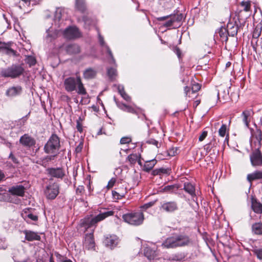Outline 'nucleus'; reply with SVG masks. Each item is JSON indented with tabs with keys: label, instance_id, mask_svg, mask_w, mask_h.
I'll return each instance as SVG.
<instances>
[{
	"label": "nucleus",
	"instance_id": "obj_33",
	"mask_svg": "<svg viewBox=\"0 0 262 262\" xmlns=\"http://www.w3.org/2000/svg\"><path fill=\"white\" fill-rule=\"evenodd\" d=\"M76 8L82 13L85 12L86 10L85 0H76Z\"/></svg>",
	"mask_w": 262,
	"mask_h": 262
},
{
	"label": "nucleus",
	"instance_id": "obj_41",
	"mask_svg": "<svg viewBox=\"0 0 262 262\" xmlns=\"http://www.w3.org/2000/svg\"><path fill=\"white\" fill-rule=\"evenodd\" d=\"M140 155L137 154H132L127 157V160L131 164H135L138 160V157Z\"/></svg>",
	"mask_w": 262,
	"mask_h": 262
},
{
	"label": "nucleus",
	"instance_id": "obj_39",
	"mask_svg": "<svg viewBox=\"0 0 262 262\" xmlns=\"http://www.w3.org/2000/svg\"><path fill=\"white\" fill-rule=\"evenodd\" d=\"M78 21L83 22L85 28L90 27L93 23L92 19L87 16H83L81 19H78Z\"/></svg>",
	"mask_w": 262,
	"mask_h": 262
},
{
	"label": "nucleus",
	"instance_id": "obj_35",
	"mask_svg": "<svg viewBox=\"0 0 262 262\" xmlns=\"http://www.w3.org/2000/svg\"><path fill=\"white\" fill-rule=\"evenodd\" d=\"M219 34L221 40L222 41H227L228 40V31L226 28H220L219 31Z\"/></svg>",
	"mask_w": 262,
	"mask_h": 262
},
{
	"label": "nucleus",
	"instance_id": "obj_55",
	"mask_svg": "<svg viewBox=\"0 0 262 262\" xmlns=\"http://www.w3.org/2000/svg\"><path fill=\"white\" fill-rule=\"evenodd\" d=\"M84 191V188L83 186H79L76 190L77 194L81 195Z\"/></svg>",
	"mask_w": 262,
	"mask_h": 262
},
{
	"label": "nucleus",
	"instance_id": "obj_5",
	"mask_svg": "<svg viewBox=\"0 0 262 262\" xmlns=\"http://www.w3.org/2000/svg\"><path fill=\"white\" fill-rule=\"evenodd\" d=\"M24 72V69L19 65L13 64L7 68L3 69L1 75L4 77L15 78L21 75Z\"/></svg>",
	"mask_w": 262,
	"mask_h": 262
},
{
	"label": "nucleus",
	"instance_id": "obj_8",
	"mask_svg": "<svg viewBox=\"0 0 262 262\" xmlns=\"http://www.w3.org/2000/svg\"><path fill=\"white\" fill-rule=\"evenodd\" d=\"M45 193L48 199H54L59 193V186L56 183H50L45 191Z\"/></svg>",
	"mask_w": 262,
	"mask_h": 262
},
{
	"label": "nucleus",
	"instance_id": "obj_47",
	"mask_svg": "<svg viewBox=\"0 0 262 262\" xmlns=\"http://www.w3.org/2000/svg\"><path fill=\"white\" fill-rule=\"evenodd\" d=\"M55 255L58 262H67L68 259L67 257L62 256L58 253H55Z\"/></svg>",
	"mask_w": 262,
	"mask_h": 262
},
{
	"label": "nucleus",
	"instance_id": "obj_10",
	"mask_svg": "<svg viewBox=\"0 0 262 262\" xmlns=\"http://www.w3.org/2000/svg\"><path fill=\"white\" fill-rule=\"evenodd\" d=\"M83 246L84 249L88 250H95V243L93 232L85 234Z\"/></svg>",
	"mask_w": 262,
	"mask_h": 262
},
{
	"label": "nucleus",
	"instance_id": "obj_60",
	"mask_svg": "<svg viewBox=\"0 0 262 262\" xmlns=\"http://www.w3.org/2000/svg\"><path fill=\"white\" fill-rule=\"evenodd\" d=\"M207 134L208 132L207 131H203L199 138V141H203L205 139V138L207 137Z\"/></svg>",
	"mask_w": 262,
	"mask_h": 262
},
{
	"label": "nucleus",
	"instance_id": "obj_12",
	"mask_svg": "<svg viewBox=\"0 0 262 262\" xmlns=\"http://www.w3.org/2000/svg\"><path fill=\"white\" fill-rule=\"evenodd\" d=\"M78 77H69L64 79V86L65 90L68 92H72L76 90L78 84Z\"/></svg>",
	"mask_w": 262,
	"mask_h": 262
},
{
	"label": "nucleus",
	"instance_id": "obj_53",
	"mask_svg": "<svg viewBox=\"0 0 262 262\" xmlns=\"http://www.w3.org/2000/svg\"><path fill=\"white\" fill-rule=\"evenodd\" d=\"M123 111L128 112V113H133V114H134L136 113V111L134 110V108H133L131 106H130L129 105H126L125 108H124Z\"/></svg>",
	"mask_w": 262,
	"mask_h": 262
},
{
	"label": "nucleus",
	"instance_id": "obj_27",
	"mask_svg": "<svg viewBox=\"0 0 262 262\" xmlns=\"http://www.w3.org/2000/svg\"><path fill=\"white\" fill-rule=\"evenodd\" d=\"M179 188V186L177 184L167 185L162 188L161 191L168 193H176Z\"/></svg>",
	"mask_w": 262,
	"mask_h": 262
},
{
	"label": "nucleus",
	"instance_id": "obj_22",
	"mask_svg": "<svg viewBox=\"0 0 262 262\" xmlns=\"http://www.w3.org/2000/svg\"><path fill=\"white\" fill-rule=\"evenodd\" d=\"M66 50L70 55L78 54L80 52V46L76 43H71L66 47Z\"/></svg>",
	"mask_w": 262,
	"mask_h": 262
},
{
	"label": "nucleus",
	"instance_id": "obj_4",
	"mask_svg": "<svg viewBox=\"0 0 262 262\" xmlns=\"http://www.w3.org/2000/svg\"><path fill=\"white\" fill-rule=\"evenodd\" d=\"M113 214L114 211H107L100 213L93 217H85L82 222V224L88 228L93 226L95 227L98 222L104 220L107 217L113 215Z\"/></svg>",
	"mask_w": 262,
	"mask_h": 262
},
{
	"label": "nucleus",
	"instance_id": "obj_11",
	"mask_svg": "<svg viewBox=\"0 0 262 262\" xmlns=\"http://www.w3.org/2000/svg\"><path fill=\"white\" fill-rule=\"evenodd\" d=\"M63 35L66 38L71 39L80 37L81 34L77 28L69 27L64 30Z\"/></svg>",
	"mask_w": 262,
	"mask_h": 262
},
{
	"label": "nucleus",
	"instance_id": "obj_56",
	"mask_svg": "<svg viewBox=\"0 0 262 262\" xmlns=\"http://www.w3.org/2000/svg\"><path fill=\"white\" fill-rule=\"evenodd\" d=\"M116 182V179L114 178L111 179L108 182L107 188L108 189L112 188Z\"/></svg>",
	"mask_w": 262,
	"mask_h": 262
},
{
	"label": "nucleus",
	"instance_id": "obj_3",
	"mask_svg": "<svg viewBox=\"0 0 262 262\" xmlns=\"http://www.w3.org/2000/svg\"><path fill=\"white\" fill-rule=\"evenodd\" d=\"M122 219L127 224L137 226L143 224L144 216L142 212H133L123 214Z\"/></svg>",
	"mask_w": 262,
	"mask_h": 262
},
{
	"label": "nucleus",
	"instance_id": "obj_29",
	"mask_svg": "<svg viewBox=\"0 0 262 262\" xmlns=\"http://www.w3.org/2000/svg\"><path fill=\"white\" fill-rule=\"evenodd\" d=\"M242 116L243 117V121L244 124L247 127H249V122L251 121V111L250 110H246L243 112Z\"/></svg>",
	"mask_w": 262,
	"mask_h": 262
},
{
	"label": "nucleus",
	"instance_id": "obj_13",
	"mask_svg": "<svg viewBox=\"0 0 262 262\" xmlns=\"http://www.w3.org/2000/svg\"><path fill=\"white\" fill-rule=\"evenodd\" d=\"M23 89L20 85L9 87L6 91L5 95L10 98H13L21 95Z\"/></svg>",
	"mask_w": 262,
	"mask_h": 262
},
{
	"label": "nucleus",
	"instance_id": "obj_54",
	"mask_svg": "<svg viewBox=\"0 0 262 262\" xmlns=\"http://www.w3.org/2000/svg\"><path fill=\"white\" fill-rule=\"evenodd\" d=\"M131 142V139L128 137H122L120 140V143L124 144Z\"/></svg>",
	"mask_w": 262,
	"mask_h": 262
},
{
	"label": "nucleus",
	"instance_id": "obj_26",
	"mask_svg": "<svg viewBox=\"0 0 262 262\" xmlns=\"http://www.w3.org/2000/svg\"><path fill=\"white\" fill-rule=\"evenodd\" d=\"M144 254L148 259H153L157 256L156 251L149 247L144 248Z\"/></svg>",
	"mask_w": 262,
	"mask_h": 262
},
{
	"label": "nucleus",
	"instance_id": "obj_49",
	"mask_svg": "<svg viewBox=\"0 0 262 262\" xmlns=\"http://www.w3.org/2000/svg\"><path fill=\"white\" fill-rule=\"evenodd\" d=\"M63 10L60 8L56 9L55 14V17L56 19L60 20L62 17V13Z\"/></svg>",
	"mask_w": 262,
	"mask_h": 262
},
{
	"label": "nucleus",
	"instance_id": "obj_36",
	"mask_svg": "<svg viewBox=\"0 0 262 262\" xmlns=\"http://www.w3.org/2000/svg\"><path fill=\"white\" fill-rule=\"evenodd\" d=\"M251 251L258 259L262 260V248H257L256 246H252Z\"/></svg>",
	"mask_w": 262,
	"mask_h": 262
},
{
	"label": "nucleus",
	"instance_id": "obj_2",
	"mask_svg": "<svg viewBox=\"0 0 262 262\" xmlns=\"http://www.w3.org/2000/svg\"><path fill=\"white\" fill-rule=\"evenodd\" d=\"M60 147L59 137L56 135L53 134L45 145L43 149L46 154H58Z\"/></svg>",
	"mask_w": 262,
	"mask_h": 262
},
{
	"label": "nucleus",
	"instance_id": "obj_20",
	"mask_svg": "<svg viewBox=\"0 0 262 262\" xmlns=\"http://www.w3.org/2000/svg\"><path fill=\"white\" fill-rule=\"evenodd\" d=\"M261 179H262V169L260 170H255L247 176V180L250 183L254 181Z\"/></svg>",
	"mask_w": 262,
	"mask_h": 262
},
{
	"label": "nucleus",
	"instance_id": "obj_1",
	"mask_svg": "<svg viewBox=\"0 0 262 262\" xmlns=\"http://www.w3.org/2000/svg\"><path fill=\"white\" fill-rule=\"evenodd\" d=\"M190 243L188 236L185 234H176L167 238L162 246L166 248H174L188 246Z\"/></svg>",
	"mask_w": 262,
	"mask_h": 262
},
{
	"label": "nucleus",
	"instance_id": "obj_43",
	"mask_svg": "<svg viewBox=\"0 0 262 262\" xmlns=\"http://www.w3.org/2000/svg\"><path fill=\"white\" fill-rule=\"evenodd\" d=\"M107 75L112 80L115 78L117 75V70L114 68H108L107 69Z\"/></svg>",
	"mask_w": 262,
	"mask_h": 262
},
{
	"label": "nucleus",
	"instance_id": "obj_58",
	"mask_svg": "<svg viewBox=\"0 0 262 262\" xmlns=\"http://www.w3.org/2000/svg\"><path fill=\"white\" fill-rule=\"evenodd\" d=\"M114 100L115 101L117 106L119 108H120L121 110L123 111L124 108H125L126 104L117 101L116 100V98L115 97H114Z\"/></svg>",
	"mask_w": 262,
	"mask_h": 262
},
{
	"label": "nucleus",
	"instance_id": "obj_16",
	"mask_svg": "<svg viewBox=\"0 0 262 262\" xmlns=\"http://www.w3.org/2000/svg\"><path fill=\"white\" fill-rule=\"evenodd\" d=\"M98 39L100 46L106 51L109 57L111 58L110 62L111 63H114L115 62V60L113 57V53L109 47L105 43L103 36L101 35L99 32H98Z\"/></svg>",
	"mask_w": 262,
	"mask_h": 262
},
{
	"label": "nucleus",
	"instance_id": "obj_57",
	"mask_svg": "<svg viewBox=\"0 0 262 262\" xmlns=\"http://www.w3.org/2000/svg\"><path fill=\"white\" fill-rule=\"evenodd\" d=\"M80 117L79 118V120H77L76 121V128L77 129V130L80 133H81L82 132V124L80 122Z\"/></svg>",
	"mask_w": 262,
	"mask_h": 262
},
{
	"label": "nucleus",
	"instance_id": "obj_61",
	"mask_svg": "<svg viewBox=\"0 0 262 262\" xmlns=\"http://www.w3.org/2000/svg\"><path fill=\"white\" fill-rule=\"evenodd\" d=\"M7 247L5 244V239L0 238V249H5Z\"/></svg>",
	"mask_w": 262,
	"mask_h": 262
},
{
	"label": "nucleus",
	"instance_id": "obj_25",
	"mask_svg": "<svg viewBox=\"0 0 262 262\" xmlns=\"http://www.w3.org/2000/svg\"><path fill=\"white\" fill-rule=\"evenodd\" d=\"M252 232L257 235H262V223L261 222H256L252 225Z\"/></svg>",
	"mask_w": 262,
	"mask_h": 262
},
{
	"label": "nucleus",
	"instance_id": "obj_62",
	"mask_svg": "<svg viewBox=\"0 0 262 262\" xmlns=\"http://www.w3.org/2000/svg\"><path fill=\"white\" fill-rule=\"evenodd\" d=\"M28 63L31 65H34L36 63L35 59L32 57H30L28 58Z\"/></svg>",
	"mask_w": 262,
	"mask_h": 262
},
{
	"label": "nucleus",
	"instance_id": "obj_32",
	"mask_svg": "<svg viewBox=\"0 0 262 262\" xmlns=\"http://www.w3.org/2000/svg\"><path fill=\"white\" fill-rule=\"evenodd\" d=\"M156 163L157 161L155 159L146 161L144 165L143 170L146 172H149L156 165Z\"/></svg>",
	"mask_w": 262,
	"mask_h": 262
},
{
	"label": "nucleus",
	"instance_id": "obj_24",
	"mask_svg": "<svg viewBox=\"0 0 262 262\" xmlns=\"http://www.w3.org/2000/svg\"><path fill=\"white\" fill-rule=\"evenodd\" d=\"M183 189L186 192L191 195L193 200L195 201L194 198H196V194L194 186L191 183H184Z\"/></svg>",
	"mask_w": 262,
	"mask_h": 262
},
{
	"label": "nucleus",
	"instance_id": "obj_14",
	"mask_svg": "<svg viewBox=\"0 0 262 262\" xmlns=\"http://www.w3.org/2000/svg\"><path fill=\"white\" fill-rule=\"evenodd\" d=\"M119 243V238L115 235H110L105 237L104 241L105 245L111 249L115 248Z\"/></svg>",
	"mask_w": 262,
	"mask_h": 262
},
{
	"label": "nucleus",
	"instance_id": "obj_21",
	"mask_svg": "<svg viewBox=\"0 0 262 262\" xmlns=\"http://www.w3.org/2000/svg\"><path fill=\"white\" fill-rule=\"evenodd\" d=\"M226 29L228 35L233 37L236 35L238 28L236 22L230 21L228 23Z\"/></svg>",
	"mask_w": 262,
	"mask_h": 262
},
{
	"label": "nucleus",
	"instance_id": "obj_6",
	"mask_svg": "<svg viewBox=\"0 0 262 262\" xmlns=\"http://www.w3.org/2000/svg\"><path fill=\"white\" fill-rule=\"evenodd\" d=\"M21 215L24 220L29 224H35L38 220V213L34 208H27L24 209Z\"/></svg>",
	"mask_w": 262,
	"mask_h": 262
},
{
	"label": "nucleus",
	"instance_id": "obj_38",
	"mask_svg": "<svg viewBox=\"0 0 262 262\" xmlns=\"http://www.w3.org/2000/svg\"><path fill=\"white\" fill-rule=\"evenodd\" d=\"M57 155L58 154H52V155L47 156L42 160L41 165L46 167L47 165V163L50 161L54 160L55 158L57 156Z\"/></svg>",
	"mask_w": 262,
	"mask_h": 262
},
{
	"label": "nucleus",
	"instance_id": "obj_15",
	"mask_svg": "<svg viewBox=\"0 0 262 262\" xmlns=\"http://www.w3.org/2000/svg\"><path fill=\"white\" fill-rule=\"evenodd\" d=\"M46 170L48 174L54 178L62 179L64 176V172L61 168H48Z\"/></svg>",
	"mask_w": 262,
	"mask_h": 262
},
{
	"label": "nucleus",
	"instance_id": "obj_48",
	"mask_svg": "<svg viewBox=\"0 0 262 262\" xmlns=\"http://www.w3.org/2000/svg\"><path fill=\"white\" fill-rule=\"evenodd\" d=\"M241 5L244 7V10L245 11H248L250 9V2L249 1L242 2Z\"/></svg>",
	"mask_w": 262,
	"mask_h": 262
},
{
	"label": "nucleus",
	"instance_id": "obj_37",
	"mask_svg": "<svg viewBox=\"0 0 262 262\" xmlns=\"http://www.w3.org/2000/svg\"><path fill=\"white\" fill-rule=\"evenodd\" d=\"M78 86L77 93L80 95L86 94V90L84 89L83 85L81 81V79L79 77H78Z\"/></svg>",
	"mask_w": 262,
	"mask_h": 262
},
{
	"label": "nucleus",
	"instance_id": "obj_7",
	"mask_svg": "<svg viewBox=\"0 0 262 262\" xmlns=\"http://www.w3.org/2000/svg\"><path fill=\"white\" fill-rule=\"evenodd\" d=\"M179 209L178 204L176 201H164L161 202L160 209L167 213H172Z\"/></svg>",
	"mask_w": 262,
	"mask_h": 262
},
{
	"label": "nucleus",
	"instance_id": "obj_59",
	"mask_svg": "<svg viewBox=\"0 0 262 262\" xmlns=\"http://www.w3.org/2000/svg\"><path fill=\"white\" fill-rule=\"evenodd\" d=\"M146 143L148 144H149L154 145L156 146L157 147H158V145L159 144L158 141H157V140H156L154 139H148V140H147Z\"/></svg>",
	"mask_w": 262,
	"mask_h": 262
},
{
	"label": "nucleus",
	"instance_id": "obj_40",
	"mask_svg": "<svg viewBox=\"0 0 262 262\" xmlns=\"http://www.w3.org/2000/svg\"><path fill=\"white\" fill-rule=\"evenodd\" d=\"M52 31V30H51L50 29H49L47 30L46 40L48 42L52 41V40L55 39L56 37V34L55 33H51Z\"/></svg>",
	"mask_w": 262,
	"mask_h": 262
},
{
	"label": "nucleus",
	"instance_id": "obj_42",
	"mask_svg": "<svg viewBox=\"0 0 262 262\" xmlns=\"http://www.w3.org/2000/svg\"><path fill=\"white\" fill-rule=\"evenodd\" d=\"M185 255L183 253H177L172 255L170 259L172 260L182 261L185 258Z\"/></svg>",
	"mask_w": 262,
	"mask_h": 262
},
{
	"label": "nucleus",
	"instance_id": "obj_30",
	"mask_svg": "<svg viewBox=\"0 0 262 262\" xmlns=\"http://www.w3.org/2000/svg\"><path fill=\"white\" fill-rule=\"evenodd\" d=\"M252 208L255 213L258 214L262 213V204L256 200H252Z\"/></svg>",
	"mask_w": 262,
	"mask_h": 262
},
{
	"label": "nucleus",
	"instance_id": "obj_52",
	"mask_svg": "<svg viewBox=\"0 0 262 262\" xmlns=\"http://www.w3.org/2000/svg\"><path fill=\"white\" fill-rule=\"evenodd\" d=\"M159 171L160 175L162 174H169L170 171V169L169 168H160Z\"/></svg>",
	"mask_w": 262,
	"mask_h": 262
},
{
	"label": "nucleus",
	"instance_id": "obj_45",
	"mask_svg": "<svg viewBox=\"0 0 262 262\" xmlns=\"http://www.w3.org/2000/svg\"><path fill=\"white\" fill-rule=\"evenodd\" d=\"M112 195L114 199L119 200L124 196V193H119L116 191H112Z\"/></svg>",
	"mask_w": 262,
	"mask_h": 262
},
{
	"label": "nucleus",
	"instance_id": "obj_51",
	"mask_svg": "<svg viewBox=\"0 0 262 262\" xmlns=\"http://www.w3.org/2000/svg\"><path fill=\"white\" fill-rule=\"evenodd\" d=\"M154 205V202H150L146 203V204H144L143 205H142V206H141V208L143 210H145L147 209L152 206Z\"/></svg>",
	"mask_w": 262,
	"mask_h": 262
},
{
	"label": "nucleus",
	"instance_id": "obj_63",
	"mask_svg": "<svg viewBox=\"0 0 262 262\" xmlns=\"http://www.w3.org/2000/svg\"><path fill=\"white\" fill-rule=\"evenodd\" d=\"M4 144H5L7 147L11 148L12 147V143L8 141L4 140Z\"/></svg>",
	"mask_w": 262,
	"mask_h": 262
},
{
	"label": "nucleus",
	"instance_id": "obj_19",
	"mask_svg": "<svg viewBox=\"0 0 262 262\" xmlns=\"http://www.w3.org/2000/svg\"><path fill=\"white\" fill-rule=\"evenodd\" d=\"M23 233L25 235V239L28 241L40 240V236L36 232L25 230L23 231Z\"/></svg>",
	"mask_w": 262,
	"mask_h": 262
},
{
	"label": "nucleus",
	"instance_id": "obj_44",
	"mask_svg": "<svg viewBox=\"0 0 262 262\" xmlns=\"http://www.w3.org/2000/svg\"><path fill=\"white\" fill-rule=\"evenodd\" d=\"M227 132V125L225 124H223L219 130V134L221 137H224L226 135Z\"/></svg>",
	"mask_w": 262,
	"mask_h": 262
},
{
	"label": "nucleus",
	"instance_id": "obj_9",
	"mask_svg": "<svg viewBox=\"0 0 262 262\" xmlns=\"http://www.w3.org/2000/svg\"><path fill=\"white\" fill-rule=\"evenodd\" d=\"M250 159L253 167L262 166V154L259 150V148H256L250 155Z\"/></svg>",
	"mask_w": 262,
	"mask_h": 262
},
{
	"label": "nucleus",
	"instance_id": "obj_31",
	"mask_svg": "<svg viewBox=\"0 0 262 262\" xmlns=\"http://www.w3.org/2000/svg\"><path fill=\"white\" fill-rule=\"evenodd\" d=\"M96 75V71L92 68H89L85 70L83 73L84 78L88 79L94 78Z\"/></svg>",
	"mask_w": 262,
	"mask_h": 262
},
{
	"label": "nucleus",
	"instance_id": "obj_18",
	"mask_svg": "<svg viewBox=\"0 0 262 262\" xmlns=\"http://www.w3.org/2000/svg\"><path fill=\"white\" fill-rule=\"evenodd\" d=\"M19 142L24 146L28 147H31L35 144V140L28 134L22 136L19 139Z\"/></svg>",
	"mask_w": 262,
	"mask_h": 262
},
{
	"label": "nucleus",
	"instance_id": "obj_46",
	"mask_svg": "<svg viewBox=\"0 0 262 262\" xmlns=\"http://www.w3.org/2000/svg\"><path fill=\"white\" fill-rule=\"evenodd\" d=\"M174 23H180L183 19V16L182 14L171 15Z\"/></svg>",
	"mask_w": 262,
	"mask_h": 262
},
{
	"label": "nucleus",
	"instance_id": "obj_34",
	"mask_svg": "<svg viewBox=\"0 0 262 262\" xmlns=\"http://www.w3.org/2000/svg\"><path fill=\"white\" fill-rule=\"evenodd\" d=\"M117 89L118 92L124 100L127 101H129L130 100V97L125 93L124 86L122 85H118Z\"/></svg>",
	"mask_w": 262,
	"mask_h": 262
},
{
	"label": "nucleus",
	"instance_id": "obj_23",
	"mask_svg": "<svg viewBox=\"0 0 262 262\" xmlns=\"http://www.w3.org/2000/svg\"><path fill=\"white\" fill-rule=\"evenodd\" d=\"M252 138L253 142L255 145V148H259L261 145V132L260 130L257 129L253 134Z\"/></svg>",
	"mask_w": 262,
	"mask_h": 262
},
{
	"label": "nucleus",
	"instance_id": "obj_28",
	"mask_svg": "<svg viewBox=\"0 0 262 262\" xmlns=\"http://www.w3.org/2000/svg\"><path fill=\"white\" fill-rule=\"evenodd\" d=\"M157 19L159 21H163L168 19V20L163 24V26L166 27H171L173 25L174 23L171 15H167L163 17H159L157 18Z\"/></svg>",
	"mask_w": 262,
	"mask_h": 262
},
{
	"label": "nucleus",
	"instance_id": "obj_50",
	"mask_svg": "<svg viewBox=\"0 0 262 262\" xmlns=\"http://www.w3.org/2000/svg\"><path fill=\"white\" fill-rule=\"evenodd\" d=\"M8 158L12 160V161L14 164H18L19 163V161L18 159L13 154L12 152H10Z\"/></svg>",
	"mask_w": 262,
	"mask_h": 262
},
{
	"label": "nucleus",
	"instance_id": "obj_17",
	"mask_svg": "<svg viewBox=\"0 0 262 262\" xmlns=\"http://www.w3.org/2000/svg\"><path fill=\"white\" fill-rule=\"evenodd\" d=\"M25 187L23 185H15L9 188L8 192L12 195L23 196L25 193Z\"/></svg>",
	"mask_w": 262,
	"mask_h": 262
},
{
	"label": "nucleus",
	"instance_id": "obj_64",
	"mask_svg": "<svg viewBox=\"0 0 262 262\" xmlns=\"http://www.w3.org/2000/svg\"><path fill=\"white\" fill-rule=\"evenodd\" d=\"M152 174L154 176L156 175H160V171H159V168L155 169L152 170Z\"/></svg>",
	"mask_w": 262,
	"mask_h": 262
}]
</instances>
